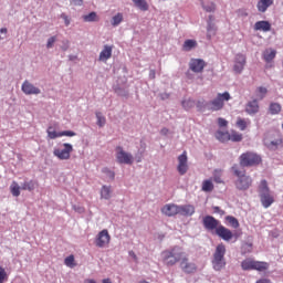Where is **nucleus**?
<instances>
[{
	"instance_id": "f257e3e1",
	"label": "nucleus",
	"mask_w": 283,
	"mask_h": 283,
	"mask_svg": "<svg viewBox=\"0 0 283 283\" xmlns=\"http://www.w3.org/2000/svg\"><path fill=\"white\" fill-rule=\"evenodd\" d=\"M224 101H231V94L229 92L219 93L217 97L210 102H198L197 107L201 112H220L224 107Z\"/></svg>"
},
{
	"instance_id": "f03ea898",
	"label": "nucleus",
	"mask_w": 283,
	"mask_h": 283,
	"mask_svg": "<svg viewBox=\"0 0 283 283\" xmlns=\"http://www.w3.org/2000/svg\"><path fill=\"white\" fill-rule=\"evenodd\" d=\"M182 255H185L182 249L180 247H174L161 252V262L165 266H176L181 261Z\"/></svg>"
},
{
	"instance_id": "7ed1b4c3",
	"label": "nucleus",
	"mask_w": 283,
	"mask_h": 283,
	"mask_svg": "<svg viewBox=\"0 0 283 283\" xmlns=\"http://www.w3.org/2000/svg\"><path fill=\"white\" fill-rule=\"evenodd\" d=\"M232 171L238 178L234 185L239 191H247L251 187V185H253V179L251 178V176H248L244 170H240L238 165L232 166Z\"/></svg>"
},
{
	"instance_id": "20e7f679",
	"label": "nucleus",
	"mask_w": 283,
	"mask_h": 283,
	"mask_svg": "<svg viewBox=\"0 0 283 283\" xmlns=\"http://www.w3.org/2000/svg\"><path fill=\"white\" fill-rule=\"evenodd\" d=\"M227 255V247L223 243L217 245L214 253L212 254V269L213 271H222L227 266V260L224 259Z\"/></svg>"
},
{
	"instance_id": "39448f33",
	"label": "nucleus",
	"mask_w": 283,
	"mask_h": 283,
	"mask_svg": "<svg viewBox=\"0 0 283 283\" xmlns=\"http://www.w3.org/2000/svg\"><path fill=\"white\" fill-rule=\"evenodd\" d=\"M259 198L264 209H269V207H271V205L275 202V199L271 193V189H269V184L264 179L261 180V184L259 186Z\"/></svg>"
},
{
	"instance_id": "423d86ee",
	"label": "nucleus",
	"mask_w": 283,
	"mask_h": 283,
	"mask_svg": "<svg viewBox=\"0 0 283 283\" xmlns=\"http://www.w3.org/2000/svg\"><path fill=\"white\" fill-rule=\"evenodd\" d=\"M262 163V157L254 153H243L240 156V165L241 167H253L255 165H260Z\"/></svg>"
},
{
	"instance_id": "0eeeda50",
	"label": "nucleus",
	"mask_w": 283,
	"mask_h": 283,
	"mask_svg": "<svg viewBox=\"0 0 283 283\" xmlns=\"http://www.w3.org/2000/svg\"><path fill=\"white\" fill-rule=\"evenodd\" d=\"M62 146L64 148H54L53 156L59 158V160H70V156L72 155V151H74V147L72 144L67 143H64Z\"/></svg>"
},
{
	"instance_id": "6e6552de",
	"label": "nucleus",
	"mask_w": 283,
	"mask_h": 283,
	"mask_svg": "<svg viewBox=\"0 0 283 283\" xmlns=\"http://www.w3.org/2000/svg\"><path fill=\"white\" fill-rule=\"evenodd\" d=\"M116 160L119 165H133L134 156L132 153H127L123 149V147L118 146L116 148Z\"/></svg>"
},
{
	"instance_id": "1a4fd4ad",
	"label": "nucleus",
	"mask_w": 283,
	"mask_h": 283,
	"mask_svg": "<svg viewBox=\"0 0 283 283\" xmlns=\"http://www.w3.org/2000/svg\"><path fill=\"white\" fill-rule=\"evenodd\" d=\"M180 269L184 273L189 275V274L196 273V271H198V265H196V263H193V262H190L187 254L184 253L181 261H180Z\"/></svg>"
},
{
	"instance_id": "9d476101",
	"label": "nucleus",
	"mask_w": 283,
	"mask_h": 283,
	"mask_svg": "<svg viewBox=\"0 0 283 283\" xmlns=\"http://www.w3.org/2000/svg\"><path fill=\"white\" fill-rule=\"evenodd\" d=\"M109 240H112L109 232L107 230H102L96 237L95 244L99 249H105V247L109 244Z\"/></svg>"
},
{
	"instance_id": "9b49d317",
	"label": "nucleus",
	"mask_w": 283,
	"mask_h": 283,
	"mask_svg": "<svg viewBox=\"0 0 283 283\" xmlns=\"http://www.w3.org/2000/svg\"><path fill=\"white\" fill-rule=\"evenodd\" d=\"M21 90H22L23 94H25L27 96L41 94V88L34 86V84L30 83L28 80H25L22 83Z\"/></svg>"
},
{
	"instance_id": "f8f14e48",
	"label": "nucleus",
	"mask_w": 283,
	"mask_h": 283,
	"mask_svg": "<svg viewBox=\"0 0 283 283\" xmlns=\"http://www.w3.org/2000/svg\"><path fill=\"white\" fill-rule=\"evenodd\" d=\"M216 234L221 238V240H224V242H230L233 239V232L222 224L216 229Z\"/></svg>"
},
{
	"instance_id": "ddd939ff",
	"label": "nucleus",
	"mask_w": 283,
	"mask_h": 283,
	"mask_svg": "<svg viewBox=\"0 0 283 283\" xmlns=\"http://www.w3.org/2000/svg\"><path fill=\"white\" fill-rule=\"evenodd\" d=\"M187 160V151H184L181 155H179L177 171L180 174V176H185V174H187V171L189 170Z\"/></svg>"
},
{
	"instance_id": "4468645a",
	"label": "nucleus",
	"mask_w": 283,
	"mask_h": 283,
	"mask_svg": "<svg viewBox=\"0 0 283 283\" xmlns=\"http://www.w3.org/2000/svg\"><path fill=\"white\" fill-rule=\"evenodd\" d=\"M244 65H247V56L244 54H237L234 57V66L233 70L237 74H242L244 70Z\"/></svg>"
},
{
	"instance_id": "2eb2a0df",
	"label": "nucleus",
	"mask_w": 283,
	"mask_h": 283,
	"mask_svg": "<svg viewBox=\"0 0 283 283\" xmlns=\"http://www.w3.org/2000/svg\"><path fill=\"white\" fill-rule=\"evenodd\" d=\"M220 226V221L211 216H206L203 218V227L207 229V231H216Z\"/></svg>"
},
{
	"instance_id": "dca6fc26",
	"label": "nucleus",
	"mask_w": 283,
	"mask_h": 283,
	"mask_svg": "<svg viewBox=\"0 0 283 283\" xmlns=\"http://www.w3.org/2000/svg\"><path fill=\"white\" fill-rule=\"evenodd\" d=\"M207 63L202 59H192L189 63V67L196 74H200L205 70Z\"/></svg>"
},
{
	"instance_id": "f3484780",
	"label": "nucleus",
	"mask_w": 283,
	"mask_h": 283,
	"mask_svg": "<svg viewBox=\"0 0 283 283\" xmlns=\"http://www.w3.org/2000/svg\"><path fill=\"white\" fill-rule=\"evenodd\" d=\"M179 206L174 203H168L161 208V212L164 216H168V218H171L172 216H178Z\"/></svg>"
},
{
	"instance_id": "a211bd4d",
	"label": "nucleus",
	"mask_w": 283,
	"mask_h": 283,
	"mask_svg": "<svg viewBox=\"0 0 283 283\" xmlns=\"http://www.w3.org/2000/svg\"><path fill=\"white\" fill-rule=\"evenodd\" d=\"M245 112L249 116H255V114L260 112V104H258V99L249 102L245 106Z\"/></svg>"
},
{
	"instance_id": "6ab92c4d",
	"label": "nucleus",
	"mask_w": 283,
	"mask_h": 283,
	"mask_svg": "<svg viewBox=\"0 0 283 283\" xmlns=\"http://www.w3.org/2000/svg\"><path fill=\"white\" fill-rule=\"evenodd\" d=\"M196 213V208L192 205L179 206L178 214L190 217Z\"/></svg>"
},
{
	"instance_id": "aec40b11",
	"label": "nucleus",
	"mask_w": 283,
	"mask_h": 283,
	"mask_svg": "<svg viewBox=\"0 0 283 283\" xmlns=\"http://www.w3.org/2000/svg\"><path fill=\"white\" fill-rule=\"evenodd\" d=\"M254 30L260 32H271V22L269 21H258L254 24Z\"/></svg>"
},
{
	"instance_id": "412c9836",
	"label": "nucleus",
	"mask_w": 283,
	"mask_h": 283,
	"mask_svg": "<svg viewBox=\"0 0 283 283\" xmlns=\"http://www.w3.org/2000/svg\"><path fill=\"white\" fill-rule=\"evenodd\" d=\"M266 94H269V90L264 86L256 87L254 92L255 99L254 101H264L266 98Z\"/></svg>"
},
{
	"instance_id": "4be33fe9",
	"label": "nucleus",
	"mask_w": 283,
	"mask_h": 283,
	"mask_svg": "<svg viewBox=\"0 0 283 283\" xmlns=\"http://www.w3.org/2000/svg\"><path fill=\"white\" fill-rule=\"evenodd\" d=\"M112 46L104 45V49L99 53V61H103L104 63L105 61H109V59H112Z\"/></svg>"
},
{
	"instance_id": "5701e85b",
	"label": "nucleus",
	"mask_w": 283,
	"mask_h": 283,
	"mask_svg": "<svg viewBox=\"0 0 283 283\" xmlns=\"http://www.w3.org/2000/svg\"><path fill=\"white\" fill-rule=\"evenodd\" d=\"M274 0H259L256 8L259 12H266L271 8Z\"/></svg>"
},
{
	"instance_id": "b1692460",
	"label": "nucleus",
	"mask_w": 283,
	"mask_h": 283,
	"mask_svg": "<svg viewBox=\"0 0 283 283\" xmlns=\"http://www.w3.org/2000/svg\"><path fill=\"white\" fill-rule=\"evenodd\" d=\"M207 32V36L209 39H211V36H216V24H213V15H209Z\"/></svg>"
},
{
	"instance_id": "393cba45",
	"label": "nucleus",
	"mask_w": 283,
	"mask_h": 283,
	"mask_svg": "<svg viewBox=\"0 0 283 283\" xmlns=\"http://www.w3.org/2000/svg\"><path fill=\"white\" fill-rule=\"evenodd\" d=\"M195 48H198V42L196 40H186L184 42V52H191V50H195Z\"/></svg>"
},
{
	"instance_id": "a878e982",
	"label": "nucleus",
	"mask_w": 283,
	"mask_h": 283,
	"mask_svg": "<svg viewBox=\"0 0 283 283\" xmlns=\"http://www.w3.org/2000/svg\"><path fill=\"white\" fill-rule=\"evenodd\" d=\"M255 261L253 259H245L241 262V269L243 271H253Z\"/></svg>"
},
{
	"instance_id": "bb28decb",
	"label": "nucleus",
	"mask_w": 283,
	"mask_h": 283,
	"mask_svg": "<svg viewBox=\"0 0 283 283\" xmlns=\"http://www.w3.org/2000/svg\"><path fill=\"white\" fill-rule=\"evenodd\" d=\"M275 54H277V52L273 49H268L263 52V59L266 63H271V61H273V59H275Z\"/></svg>"
},
{
	"instance_id": "cd10ccee",
	"label": "nucleus",
	"mask_w": 283,
	"mask_h": 283,
	"mask_svg": "<svg viewBox=\"0 0 283 283\" xmlns=\"http://www.w3.org/2000/svg\"><path fill=\"white\" fill-rule=\"evenodd\" d=\"M269 263L264 261H254V268L253 271H259L260 273L268 271Z\"/></svg>"
},
{
	"instance_id": "c85d7f7f",
	"label": "nucleus",
	"mask_w": 283,
	"mask_h": 283,
	"mask_svg": "<svg viewBox=\"0 0 283 283\" xmlns=\"http://www.w3.org/2000/svg\"><path fill=\"white\" fill-rule=\"evenodd\" d=\"M21 189L23 191H34V189H36V181L34 180L24 181L23 184H21Z\"/></svg>"
},
{
	"instance_id": "c756f323",
	"label": "nucleus",
	"mask_w": 283,
	"mask_h": 283,
	"mask_svg": "<svg viewBox=\"0 0 283 283\" xmlns=\"http://www.w3.org/2000/svg\"><path fill=\"white\" fill-rule=\"evenodd\" d=\"M101 198L103 200H109V198H112V187L111 186H103L102 187Z\"/></svg>"
},
{
	"instance_id": "7c9ffc66",
	"label": "nucleus",
	"mask_w": 283,
	"mask_h": 283,
	"mask_svg": "<svg viewBox=\"0 0 283 283\" xmlns=\"http://www.w3.org/2000/svg\"><path fill=\"white\" fill-rule=\"evenodd\" d=\"M10 191L14 198H19L21 196V186L17 181H13L10 186Z\"/></svg>"
},
{
	"instance_id": "2f4dec72",
	"label": "nucleus",
	"mask_w": 283,
	"mask_h": 283,
	"mask_svg": "<svg viewBox=\"0 0 283 283\" xmlns=\"http://www.w3.org/2000/svg\"><path fill=\"white\" fill-rule=\"evenodd\" d=\"M269 112L272 114V116H275L282 112V105H280V103H271Z\"/></svg>"
},
{
	"instance_id": "473e14b6",
	"label": "nucleus",
	"mask_w": 283,
	"mask_h": 283,
	"mask_svg": "<svg viewBox=\"0 0 283 283\" xmlns=\"http://www.w3.org/2000/svg\"><path fill=\"white\" fill-rule=\"evenodd\" d=\"M122 23H123V13L115 14L111 20V25H113V28H118V25Z\"/></svg>"
},
{
	"instance_id": "72a5a7b5",
	"label": "nucleus",
	"mask_w": 283,
	"mask_h": 283,
	"mask_svg": "<svg viewBox=\"0 0 283 283\" xmlns=\"http://www.w3.org/2000/svg\"><path fill=\"white\" fill-rule=\"evenodd\" d=\"M98 19V15L96 14V12H91L86 15H83V20L86 22V23H94V21H97Z\"/></svg>"
},
{
	"instance_id": "f704fd0d",
	"label": "nucleus",
	"mask_w": 283,
	"mask_h": 283,
	"mask_svg": "<svg viewBox=\"0 0 283 283\" xmlns=\"http://www.w3.org/2000/svg\"><path fill=\"white\" fill-rule=\"evenodd\" d=\"M228 140H232V143H240L242 140V134L232 132L230 135L228 134Z\"/></svg>"
},
{
	"instance_id": "c9c22d12",
	"label": "nucleus",
	"mask_w": 283,
	"mask_h": 283,
	"mask_svg": "<svg viewBox=\"0 0 283 283\" xmlns=\"http://www.w3.org/2000/svg\"><path fill=\"white\" fill-rule=\"evenodd\" d=\"M135 6L139 8V10H143L144 12L148 10L147 1L145 0H133Z\"/></svg>"
},
{
	"instance_id": "e433bc0d",
	"label": "nucleus",
	"mask_w": 283,
	"mask_h": 283,
	"mask_svg": "<svg viewBox=\"0 0 283 283\" xmlns=\"http://www.w3.org/2000/svg\"><path fill=\"white\" fill-rule=\"evenodd\" d=\"M226 220L230 226H232L233 229H238V227H240V222L235 219V217L228 216Z\"/></svg>"
},
{
	"instance_id": "4c0bfd02",
	"label": "nucleus",
	"mask_w": 283,
	"mask_h": 283,
	"mask_svg": "<svg viewBox=\"0 0 283 283\" xmlns=\"http://www.w3.org/2000/svg\"><path fill=\"white\" fill-rule=\"evenodd\" d=\"M202 191H213V182H211V180H205L202 184Z\"/></svg>"
},
{
	"instance_id": "58836bf2",
	"label": "nucleus",
	"mask_w": 283,
	"mask_h": 283,
	"mask_svg": "<svg viewBox=\"0 0 283 283\" xmlns=\"http://www.w3.org/2000/svg\"><path fill=\"white\" fill-rule=\"evenodd\" d=\"M202 8L206 12H216V3L213 2L202 3Z\"/></svg>"
},
{
	"instance_id": "ea45409f",
	"label": "nucleus",
	"mask_w": 283,
	"mask_h": 283,
	"mask_svg": "<svg viewBox=\"0 0 283 283\" xmlns=\"http://www.w3.org/2000/svg\"><path fill=\"white\" fill-rule=\"evenodd\" d=\"M48 136L51 140H54L55 138H61V132L56 133V130H52V127H50L48 129Z\"/></svg>"
},
{
	"instance_id": "a19ab883",
	"label": "nucleus",
	"mask_w": 283,
	"mask_h": 283,
	"mask_svg": "<svg viewBox=\"0 0 283 283\" xmlns=\"http://www.w3.org/2000/svg\"><path fill=\"white\" fill-rule=\"evenodd\" d=\"M96 118H97L98 127H105V123H106L105 116H103L102 113H96Z\"/></svg>"
},
{
	"instance_id": "79ce46f5",
	"label": "nucleus",
	"mask_w": 283,
	"mask_h": 283,
	"mask_svg": "<svg viewBox=\"0 0 283 283\" xmlns=\"http://www.w3.org/2000/svg\"><path fill=\"white\" fill-rule=\"evenodd\" d=\"M216 136L218 140H221V143H224V140H229V133L217 132Z\"/></svg>"
},
{
	"instance_id": "37998d69",
	"label": "nucleus",
	"mask_w": 283,
	"mask_h": 283,
	"mask_svg": "<svg viewBox=\"0 0 283 283\" xmlns=\"http://www.w3.org/2000/svg\"><path fill=\"white\" fill-rule=\"evenodd\" d=\"M54 43H56V35H53L48 39L46 49L52 50V48H54Z\"/></svg>"
},
{
	"instance_id": "c03bdc74",
	"label": "nucleus",
	"mask_w": 283,
	"mask_h": 283,
	"mask_svg": "<svg viewBox=\"0 0 283 283\" xmlns=\"http://www.w3.org/2000/svg\"><path fill=\"white\" fill-rule=\"evenodd\" d=\"M181 105H182L184 109H191V107H193V101H191V99H184L181 102Z\"/></svg>"
},
{
	"instance_id": "a18cd8bd",
	"label": "nucleus",
	"mask_w": 283,
	"mask_h": 283,
	"mask_svg": "<svg viewBox=\"0 0 283 283\" xmlns=\"http://www.w3.org/2000/svg\"><path fill=\"white\" fill-rule=\"evenodd\" d=\"M237 126L239 127V129L241 132H244V129H247V120H244L242 118H238Z\"/></svg>"
},
{
	"instance_id": "49530a36",
	"label": "nucleus",
	"mask_w": 283,
	"mask_h": 283,
	"mask_svg": "<svg viewBox=\"0 0 283 283\" xmlns=\"http://www.w3.org/2000/svg\"><path fill=\"white\" fill-rule=\"evenodd\" d=\"M64 263L66 266H70L71 269H73L74 266V255H70L64 260Z\"/></svg>"
},
{
	"instance_id": "de8ad7c7",
	"label": "nucleus",
	"mask_w": 283,
	"mask_h": 283,
	"mask_svg": "<svg viewBox=\"0 0 283 283\" xmlns=\"http://www.w3.org/2000/svg\"><path fill=\"white\" fill-rule=\"evenodd\" d=\"M63 136H67L69 138H72V137L76 136V134L74 133V130L60 132V138Z\"/></svg>"
},
{
	"instance_id": "09e8293b",
	"label": "nucleus",
	"mask_w": 283,
	"mask_h": 283,
	"mask_svg": "<svg viewBox=\"0 0 283 283\" xmlns=\"http://www.w3.org/2000/svg\"><path fill=\"white\" fill-rule=\"evenodd\" d=\"M8 277V273L6 272V269L0 266V283H3V281Z\"/></svg>"
},
{
	"instance_id": "8fccbe9b",
	"label": "nucleus",
	"mask_w": 283,
	"mask_h": 283,
	"mask_svg": "<svg viewBox=\"0 0 283 283\" xmlns=\"http://www.w3.org/2000/svg\"><path fill=\"white\" fill-rule=\"evenodd\" d=\"M218 125H219V127H227L228 122H227V119L219 117Z\"/></svg>"
},
{
	"instance_id": "3c124183",
	"label": "nucleus",
	"mask_w": 283,
	"mask_h": 283,
	"mask_svg": "<svg viewBox=\"0 0 283 283\" xmlns=\"http://www.w3.org/2000/svg\"><path fill=\"white\" fill-rule=\"evenodd\" d=\"M62 50L63 52H67V50H70V41L65 40L62 42Z\"/></svg>"
},
{
	"instance_id": "603ef678",
	"label": "nucleus",
	"mask_w": 283,
	"mask_h": 283,
	"mask_svg": "<svg viewBox=\"0 0 283 283\" xmlns=\"http://www.w3.org/2000/svg\"><path fill=\"white\" fill-rule=\"evenodd\" d=\"M61 19H63V21L67 28V25H70V18L65 13H62Z\"/></svg>"
},
{
	"instance_id": "864d4df0",
	"label": "nucleus",
	"mask_w": 283,
	"mask_h": 283,
	"mask_svg": "<svg viewBox=\"0 0 283 283\" xmlns=\"http://www.w3.org/2000/svg\"><path fill=\"white\" fill-rule=\"evenodd\" d=\"M74 211H76L77 213H83L85 211V209L81 206H73Z\"/></svg>"
},
{
	"instance_id": "5fc2aeb1",
	"label": "nucleus",
	"mask_w": 283,
	"mask_h": 283,
	"mask_svg": "<svg viewBox=\"0 0 283 283\" xmlns=\"http://www.w3.org/2000/svg\"><path fill=\"white\" fill-rule=\"evenodd\" d=\"M212 209H213L214 213H219L220 216H224V212H223L222 209H220V207L214 206Z\"/></svg>"
},
{
	"instance_id": "6e6d98bb",
	"label": "nucleus",
	"mask_w": 283,
	"mask_h": 283,
	"mask_svg": "<svg viewBox=\"0 0 283 283\" xmlns=\"http://www.w3.org/2000/svg\"><path fill=\"white\" fill-rule=\"evenodd\" d=\"M71 6H83V0H71Z\"/></svg>"
},
{
	"instance_id": "4d7b16f0",
	"label": "nucleus",
	"mask_w": 283,
	"mask_h": 283,
	"mask_svg": "<svg viewBox=\"0 0 283 283\" xmlns=\"http://www.w3.org/2000/svg\"><path fill=\"white\" fill-rule=\"evenodd\" d=\"M169 134V129H167V128H161V130H160V135L161 136H167Z\"/></svg>"
},
{
	"instance_id": "13d9d810",
	"label": "nucleus",
	"mask_w": 283,
	"mask_h": 283,
	"mask_svg": "<svg viewBox=\"0 0 283 283\" xmlns=\"http://www.w3.org/2000/svg\"><path fill=\"white\" fill-rule=\"evenodd\" d=\"M129 258H133V260H137L136 253L134 251L128 252Z\"/></svg>"
},
{
	"instance_id": "bf43d9fd",
	"label": "nucleus",
	"mask_w": 283,
	"mask_h": 283,
	"mask_svg": "<svg viewBox=\"0 0 283 283\" xmlns=\"http://www.w3.org/2000/svg\"><path fill=\"white\" fill-rule=\"evenodd\" d=\"M252 248H253V244H251V243H245L243 245V249H248V251H251Z\"/></svg>"
},
{
	"instance_id": "052dcab7",
	"label": "nucleus",
	"mask_w": 283,
	"mask_h": 283,
	"mask_svg": "<svg viewBox=\"0 0 283 283\" xmlns=\"http://www.w3.org/2000/svg\"><path fill=\"white\" fill-rule=\"evenodd\" d=\"M149 78H156V71L150 70V72H149Z\"/></svg>"
},
{
	"instance_id": "680f3d73",
	"label": "nucleus",
	"mask_w": 283,
	"mask_h": 283,
	"mask_svg": "<svg viewBox=\"0 0 283 283\" xmlns=\"http://www.w3.org/2000/svg\"><path fill=\"white\" fill-rule=\"evenodd\" d=\"M0 34H8V28H1Z\"/></svg>"
},
{
	"instance_id": "e2e57ef3",
	"label": "nucleus",
	"mask_w": 283,
	"mask_h": 283,
	"mask_svg": "<svg viewBox=\"0 0 283 283\" xmlns=\"http://www.w3.org/2000/svg\"><path fill=\"white\" fill-rule=\"evenodd\" d=\"M115 174H114V171H108V178H111L112 180H114V178H115Z\"/></svg>"
},
{
	"instance_id": "0e129e2a",
	"label": "nucleus",
	"mask_w": 283,
	"mask_h": 283,
	"mask_svg": "<svg viewBox=\"0 0 283 283\" xmlns=\"http://www.w3.org/2000/svg\"><path fill=\"white\" fill-rule=\"evenodd\" d=\"M84 283H96V281L92 280V279H87L84 281Z\"/></svg>"
},
{
	"instance_id": "69168bd1",
	"label": "nucleus",
	"mask_w": 283,
	"mask_h": 283,
	"mask_svg": "<svg viewBox=\"0 0 283 283\" xmlns=\"http://www.w3.org/2000/svg\"><path fill=\"white\" fill-rule=\"evenodd\" d=\"M161 98H163V101H165V98H169V95L168 94H163Z\"/></svg>"
},
{
	"instance_id": "338daca9",
	"label": "nucleus",
	"mask_w": 283,
	"mask_h": 283,
	"mask_svg": "<svg viewBox=\"0 0 283 283\" xmlns=\"http://www.w3.org/2000/svg\"><path fill=\"white\" fill-rule=\"evenodd\" d=\"M140 147L142 149H145V144L143 142H140Z\"/></svg>"
},
{
	"instance_id": "774afa93",
	"label": "nucleus",
	"mask_w": 283,
	"mask_h": 283,
	"mask_svg": "<svg viewBox=\"0 0 283 283\" xmlns=\"http://www.w3.org/2000/svg\"><path fill=\"white\" fill-rule=\"evenodd\" d=\"M139 283H149V282H147V281H142V282H139Z\"/></svg>"
}]
</instances>
